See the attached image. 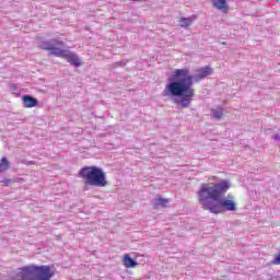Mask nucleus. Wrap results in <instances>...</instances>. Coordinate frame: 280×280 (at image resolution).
Masks as SVG:
<instances>
[{"label": "nucleus", "mask_w": 280, "mask_h": 280, "mask_svg": "<svg viewBox=\"0 0 280 280\" xmlns=\"http://www.w3.org/2000/svg\"><path fill=\"white\" fill-rule=\"evenodd\" d=\"M212 73L213 68L209 66L198 69L195 74H191L187 68L177 69L168 79V84L165 85L162 96L171 97L178 108H189L196 97L194 82H200Z\"/></svg>", "instance_id": "1"}, {"label": "nucleus", "mask_w": 280, "mask_h": 280, "mask_svg": "<svg viewBox=\"0 0 280 280\" xmlns=\"http://www.w3.org/2000/svg\"><path fill=\"white\" fill-rule=\"evenodd\" d=\"M230 189L231 182L229 179L215 184H202L197 191V200L203 211H209L214 215L225 213V211H237L235 197L226 196Z\"/></svg>", "instance_id": "2"}, {"label": "nucleus", "mask_w": 280, "mask_h": 280, "mask_svg": "<svg viewBox=\"0 0 280 280\" xmlns=\"http://www.w3.org/2000/svg\"><path fill=\"white\" fill-rule=\"evenodd\" d=\"M38 46L40 49H44V51H48V56L63 58V60H67L72 67H81L82 65L80 57H78L75 52L69 50L67 44L58 38L43 40Z\"/></svg>", "instance_id": "3"}, {"label": "nucleus", "mask_w": 280, "mask_h": 280, "mask_svg": "<svg viewBox=\"0 0 280 280\" xmlns=\"http://www.w3.org/2000/svg\"><path fill=\"white\" fill-rule=\"evenodd\" d=\"M79 176L83 178L85 185L91 187H106L108 180L104 170L97 166H84L79 171Z\"/></svg>", "instance_id": "4"}, {"label": "nucleus", "mask_w": 280, "mask_h": 280, "mask_svg": "<svg viewBox=\"0 0 280 280\" xmlns=\"http://www.w3.org/2000/svg\"><path fill=\"white\" fill-rule=\"evenodd\" d=\"M22 104H23L24 108H34V107L38 106V100L32 95H23Z\"/></svg>", "instance_id": "5"}, {"label": "nucleus", "mask_w": 280, "mask_h": 280, "mask_svg": "<svg viewBox=\"0 0 280 280\" xmlns=\"http://www.w3.org/2000/svg\"><path fill=\"white\" fill-rule=\"evenodd\" d=\"M211 3L215 10H220L223 14H229V4L226 0H211Z\"/></svg>", "instance_id": "6"}, {"label": "nucleus", "mask_w": 280, "mask_h": 280, "mask_svg": "<svg viewBox=\"0 0 280 280\" xmlns=\"http://www.w3.org/2000/svg\"><path fill=\"white\" fill-rule=\"evenodd\" d=\"M198 19L197 15H191L189 18H180L179 19V25L180 27H185V30H189L191 25H194V22Z\"/></svg>", "instance_id": "7"}, {"label": "nucleus", "mask_w": 280, "mask_h": 280, "mask_svg": "<svg viewBox=\"0 0 280 280\" xmlns=\"http://www.w3.org/2000/svg\"><path fill=\"white\" fill-rule=\"evenodd\" d=\"M122 264H124L125 268H135L136 266L139 265L135 259H132L130 257L129 254H126L124 256Z\"/></svg>", "instance_id": "8"}, {"label": "nucleus", "mask_w": 280, "mask_h": 280, "mask_svg": "<svg viewBox=\"0 0 280 280\" xmlns=\"http://www.w3.org/2000/svg\"><path fill=\"white\" fill-rule=\"evenodd\" d=\"M10 170V161H8V158L3 156L0 160V174H3V172H8Z\"/></svg>", "instance_id": "9"}, {"label": "nucleus", "mask_w": 280, "mask_h": 280, "mask_svg": "<svg viewBox=\"0 0 280 280\" xmlns=\"http://www.w3.org/2000/svg\"><path fill=\"white\" fill-rule=\"evenodd\" d=\"M168 203H170V200L163 199V198H156L153 200V205L155 209H159V207H167Z\"/></svg>", "instance_id": "10"}, {"label": "nucleus", "mask_w": 280, "mask_h": 280, "mask_svg": "<svg viewBox=\"0 0 280 280\" xmlns=\"http://www.w3.org/2000/svg\"><path fill=\"white\" fill-rule=\"evenodd\" d=\"M222 115H224L222 108L218 107L217 109H212L213 119H222Z\"/></svg>", "instance_id": "11"}, {"label": "nucleus", "mask_w": 280, "mask_h": 280, "mask_svg": "<svg viewBox=\"0 0 280 280\" xmlns=\"http://www.w3.org/2000/svg\"><path fill=\"white\" fill-rule=\"evenodd\" d=\"M272 139H275V141H280V135H279V133L275 135V136L272 137Z\"/></svg>", "instance_id": "12"}, {"label": "nucleus", "mask_w": 280, "mask_h": 280, "mask_svg": "<svg viewBox=\"0 0 280 280\" xmlns=\"http://www.w3.org/2000/svg\"><path fill=\"white\" fill-rule=\"evenodd\" d=\"M10 89H11V91H16V84H12V85L10 86Z\"/></svg>", "instance_id": "13"}]
</instances>
